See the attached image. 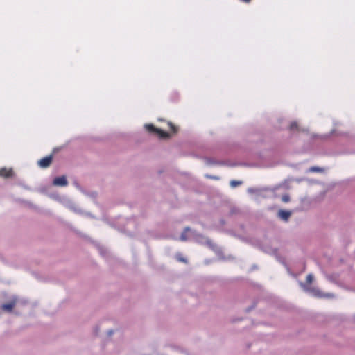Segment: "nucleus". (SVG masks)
Here are the masks:
<instances>
[{
	"label": "nucleus",
	"instance_id": "f257e3e1",
	"mask_svg": "<svg viewBox=\"0 0 355 355\" xmlns=\"http://www.w3.org/2000/svg\"><path fill=\"white\" fill-rule=\"evenodd\" d=\"M300 285L301 286V287H302L304 288V290L305 291L309 293L313 296L318 297H330L333 296L331 294L324 295L319 290H318L317 288H307L302 282L300 283Z\"/></svg>",
	"mask_w": 355,
	"mask_h": 355
},
{
	"label": "nucleus",
	"instance_id": "f03ea898",
	"mask_svg": "<svg viewBox=\"0 0 355 355\" xmlns=\"http://www.w3.org/2000/svg\"><path fill=\"white\" fill-rule=\"evenodd\" d=\"M17 302V297L15 295L12 296L8 302L3 304L1 306V309L7 313H11L13 311Z\"/></svg>",
	"mask_w": 355,
	"mask_h": 355
},
{
	"label": "nucleus",
	"instance_id": "7ed1b4c3",
	"mask_svg": "<svg viewBox=\"0 0 355 355\" xmlns=\"http://www.w3.org/2000/svg\"><path fill=\"white\" fill-rule=\"evenodd\" d=\"M53 184L56 187H64L68 184V181L64 175L55 178L53 181Z\"/></svg>",
	"mask_w": 355,
	"mask_h": 355
},
{
	"label": "nucleus",
	"instance_id": "20e7f679",
	"mask_svg": "<svg viewBox=\"0 0 355 355\" xmlns=\"http://www.w3.org/2000/svg\"><path fill=\"white\" fill-rule=\"evenodd\" d=\"M144 127L148 130L156 132L158 134V135L159 136V137H161V138H165V137H168V134L166 132H164L160 129L155 128L152 124H146L144 125Z\"/></svg>",
	"mask_w": 355,
	"mask_h": 355
},
{
	"label": "nucleus",
	"instance_id": "39448f33",
	"mask_svg": "<svg viewBox=\"0 0 355 355\" xmlns=\"http://www.w3.org/2000/svg\"><path fill=\"white\" fill-rule=\"evenodd\" d=\"M52 162V156H46L45 157H43L40 160L38 161V165L41 168H46L48 167Z\"/></svg>",
	"mask_w": 355,
	"mask_h": 355
},
{
	"label": "nucleus",
	"instance_id": "423d86ee",
	"mask_svg": "<svg viewBox=\"0 0 355 355\" xmlns=\"http://www.w3.org/2000/svg\"><path fill=\"white\" fill-rule=\"evenodd\" d=\"M64 205L68 207L69 209H71L76 213L81 214L83 211L81 209L76 206V205L70 200H68L65 203Z\"/></svg>",
	"mask_w": 355,
	"mask_h": 355
},
{
	"label": "nucleus",
	"instance_id": "0eeeda50",
	"mask_svg": "<svg viewBox=\"0 0 355 355\" xmlns=\"http://www.w3.org/2000/svg\"><path fill=\"white\" fill-rule=\"evenodd\" d=\"M278 216H279V218H281L282 220L286 221L288 218L290 217L291 216V212L290 211H284V210H280L279 212H278Z\"/></svg>",
	"mask_w": 355,
	"mask_h": 355
},
{
	"label": "nucleus",
	"instance_id": "6e6552de",
	"mask_svg": "<svg viewBox=\"0 0 355 355\" xmlns=\"http://www.w3.org/2000/svg\"><path fill=\"white\" fill-rule=\"evenodd\" d=\"M12 175V169H8L6 168H3L0 169V175L3 177H9Z\"/></svg>",
	"mask_w": 355,
	"mask_h": 355
},
{
	"label": "nucleus",
	"instance_id": "1a4fd4ad",
	"mask_svg": "<svg viewBox=\"0 0 355 355\" xmlns=\"http://www.w3.org/2000/svg\"><path fill=\"white\" fill-rule=\"evenodd\" d=\"M309 171H310V172H321V171H323V169L320 168L319 167L313 166V167H311L309 169Z\"/></svg>",
	"mask_w": 355,
	"mask_h": 355
},
{
	"label": "nucleus",
	"instance_id": "9d476101",
	"mask_svg": "<svg viewBox=\"0 0 355 355\" xmlns=\"http://www.w3.org/2000/svg\"><path fill=\"white\" fill-rule=\"evenodd\" d=\"M189 230V228H188V227L185 228L184 232L181 234V236H180V239L182 241H186L187 239L185 234H186V232H187Z\"/></svg>",
	"mask_w": 355,
	"mask_h": 355
},
{
	"label": "nucleus",
	"instance_id": "9b49d317",
	"mask_svg": "<svg viewBox=\"0 0 355 355\" xmlns=\"http://www.w3.org/2000/svg\"><path fill=\"white\" fill-rule=\"evenodd\" d=\"M313 280V277L312 274H309L306 277V282L310 284L312 283Z\"/></svg>",
	"mask_w": 355,
	"mask_h": 355
},
{
	"label": "nucleus",
	"instance_id": "f8f14e48",
	"mask_svg": "<svg viewBox=\"0 0 355 355\" xmlns=\"http://www.w3.org/2000/svg\"><path fill=\"white\" fill-rule=\"evenodd\" d=\"M240 184H241V182H239V181L232 180V181L230 182V186H231L232 187H236V186L239 185Z\"/></svg>",
	"mask_w": 355,
	"mask_h": 355
},
{
	"label": "nucleus",
	"instance_id": "ddd939ff",
	"mask_svg": "<svg viewBox=\"0 0 355 355\" xmlns=\"http://www.w3.org/2000/svg\"><path fill=\"white\" fill-rule=\"evenodd\" d=\"M282 200L284 202H288L289 200V197L288 196H284L282 197Z\"/></svg>",
	"mask_w": 355,
	"mask_h": 355
},
{
	"label": "nucleus",
	"instance_id": "4468645a",
	"mask_svg": "<svg viewBox=\"0 0 355 355\" xmlns=\"http://www.w3.org/2000/svg\"><path fill=\"white\" fill-rule=\"evenodd\" d=\"M296 126H297V124H296V123H295V122H294V123H292L291 124V127H290V128L292 130V129H293L294 128H295Z\"/></svg>",
	"mask_w": 355,
	"mask_h": 355
},
{
	"label": "nucleus",
	"instance_id": "2eb2a0df",
	"mask_svg": "<svg viewBox=\"0 0 355 355\" xmlns=\"http://www.w3.org/2000/svg\"><path fill=\"white\" fill-rule=\"evenodd\" d=\"M169 125H170L171 128L174 132H175V127H174L171 123H169Z\"/></svg>",
	"mask_w": 355,
	"mask_h": 355
},
{
	"label": "nucleus",
	"instance_id": "dca6fc26",
	"mask_svg": "<svg viewBox=\"0 0 355 355\" xmlns=\"http://www.w3.org/2000/svg\"><path fill=\"white\" fill-rule=\"evenodd\" d=\"M178 260L181 261H183V262H186V260L184 259H183V258H180H180H178Z\"/></svg>",
	"mask_w": 355,
	"mask_h": 355
},
{
	"label": "nucleus",
	"instance_id": "f3484780",
	"mask_svg": "<svg viewBox=\"0 0 355 355\" xmlns=\"http://www.w3.org/2000/svg\"><path fill=\"white\" fill-rule=\"evenodd\" d=\"M210 178H212V179H216L217 178L216 177H210Z\"/></svg>",
	"mask_w": 355,
	"mask_h": 355
},
{
	"label": "nucleus",
	"instance_id": "a211bd4d",
	"mask_svg": "<svg viewBox=\"0 0 355 355\" xmlns=\"http://www.w3.org/2000/svg\"><path fill=\"white\" fill-rule=\"evenodd\" d=\"M198 242H202V241L200 239H198Z\"/></svg>",
	"mask_w": 355,
	"mask_h": 355
}]
</instances>
